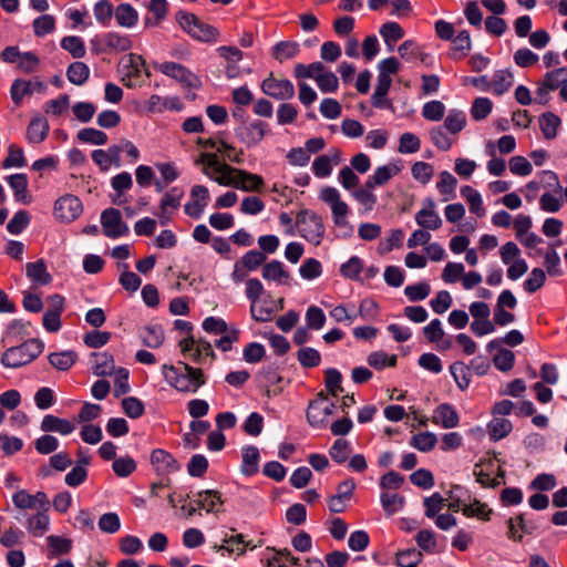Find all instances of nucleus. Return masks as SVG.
<instances>
[{"label": "nucleus", "mask_w": 567, "mask_h": 567, "mask_svg": "<svg viewBox=\"0 0 567 567\" xmlns=\"http://www.w3.org/2000/svg\"><path fill=\"white\" fill-rule=\"evenodd\" d=\"M461 195L468 204L470 212L482 217L485 215L481 194L473 187L465 185L461 188Z\"/></svg>", "instance_id": "37"}, {"label": "nucleus", "mask_w": 567, "mask_h": 567, "mask_svg": "<svg viewBox=\"0 0 567 567\" xmlns=\"http://www.w3.org/2000/svg\"><path fill=\"white\" fill-rule=\"evenodd\" d=\"M411 173L414 179L425 185L432 179L434 168L430 163L416 162L412 165Z\"/></svg>", "instance_id": "63"}, {"label": "nucleus", "mask_w": 567, "mask_h": 567, "mask_svg": "<svg viewBox=\"0 0 567 567\" xmlns=\"http://www.w3.org/2000/svg\"><path fill=\"white\" fill-rule=\"evenodd\" d=\"M101 224L106 237L117 238L128 233L127 225L122 220L120 210L107 208L101 215Z\"/></svg>", "instance_id": "10"}, {"label": "nucleus", "mask_w": 567, "mask_h": 567, "mask_svg": "<svg viewBox=\"0 0 567 567\" xmlns=\"http://www.w3.org/2000/svg\"><path fill=\"white\" fill-rule=\"evenodd\" d=\"M25 527L32 536L41 537L49 530L50 517L45 511H39L27 519Z\"/></svg>", "instance_id": "26"}, {"label": "nucleus", "mask_w": 567, "mask_h": 567, "mask_svg": "<svg viewBox=\"0 0 567 567\" xmlns=\"http://www.w3.org/2000/svg\"><path fill=\"white\" fill-rule=\"evenodd\" d=\"M494 365L503 372L509 371L513 369L515 363V354L513 351L508 349H499L498 352L493 358Z\"/></svg>", "instance_id": "64"}, {"label": "nucleus", "mask_w": 567, "mask_h": 567, "mask_svg": "<svg viewBox=\"0 0 567 567\" xmlns=\"http://www.w3.org/2000/svg\"><path fill=\"white\" fill-rule=\"evenodd\" d=\"M25 538V534L17 526H9L2 532L0 537V544L6 548L22 545Z\"/></svg>", "instance_id": "46"}, {"label": "nucleus", "mask_w": 567, "mask_h": 567, "mask_svg": "<svg viewBox=\"0 0 567 567\" xmlns=\"http://www.w3.org/2000/svg\"><path fill=\"white\" fill-rule=\"evenodd\" d=\"M90 76V68L83 62H73L66 69V78L74 85H83Z\"/></svg>", "instance_id": "39"}, {"label": "nucleus", "mask_w": 567, "mask_h": 567, "mask_svg": "<svg viewBox=\"0 0 567 567\" xmlns=\"http://www.w3.org/2000/svg\"><path fill=\"white\" fill-rule=\"evenodd\" d=\"M61 48L68 51L74 59H81L86 54L84 41L76 35L62 38Z\"/></svg>", "instance_id": "43"}, {"label": "nucleus", "mask_w": 567, "mask_h": 567, "mask_svg": "<svg viewBox=\"0 0 567 567\" xmlns=\"http://www.w3.org/2000/svg\"><path fill=\"white\" fill-rule=\"evenodd\" d=\"M76 353L73 351L55 352L49 355V362L58 370L66 371L76 361Z\"/></svg>", "instance_id": "48"}, {"label": "nucleus", "mask_w": 567, "mask_h": 567, "mask_svg": "<svg viewBox=\"0 0 567 567\" xmlns=\"http://www.w3.org/2000/svg\"><path fill=\"white\" fill-rule=\"evenodd\" d=\"M421 147L420 138L410 132L403 133L399 140L398 151L401 154L416 153Z\"/></svg>", "instance_id": "61"}, {"label": "nucleus", "mask_w": 567, "mask_h": 567, "mask_svg": "<svg viewBox=\"0 0 567 567\" xmlns=\"http://www.w3.org/2000/svg\"><path fill=\"white\" fill-rule=\"evenodd\" d=\"M457 186V179L447 171H443L439 175L436 182V189L443 196V200L447 202L456 197L455 189Z\"/></svg>", "instance_id": "28"}, {"label": "nucleus", "mask_w": 567, "mask_h": 567, "mask_svg": "<svg viewBox=\"0 0 567 567\" xmlns=\"http://www.w3.org/2000/svg\"><path fill=\"white\" fill-rule=\"evenodd\" d=\"M116 22L124 28H132L138 19L136 10L128 3L120 4L115 10Z\"/></svg>", "instance_id": "42"}, {"label": "nucleus", "mask_w": 567, "mask_h": 567, "mask_svg": "<svg viewBox=\"0 0 567 567\" xmlns=\"http://www.w3.org/2000/svg\"><path fill=\"white\" fill-rule=\"evenodd\" d=\"M71 465H72V460L69 456V454L65 452H60L50 457L49 465L42 466L40 468V474L43 477H48L52 474V470L63 472Z\"/></svg>", "instance_id": "33"}, {"label": "nucleus", "mask_w": 567, "mask_h": 567, "mask_svg": "<svg viewBox=\"0 0 567 567\" xmlns=\"http://www.w3.org/2000/svg\"><path fill=\"white\" fill-rule=\"evenodd\" d=\"M177 22L184 31L198 41L212 42L218 38V30L189 12H178Z\"/></svg>", "instance_id": "4"}, {"label": "nucleus", "mask_w": 567, "mask_h": 567, "mask_svg": "<svg viewBox=\"0 0 567 567\" xmlns=\"http://www.w3.org/2000/svg\"><path fill=\"white\" fill-rule=\"evenodd\" d=\"M532 532L533 527L525 524L523 514L508 520V537L514 540H520L523 533L530 534Z\"/></svg>", "instance_id": "54"}, {"label": "nucleus", "mask_w": 567, "mask_h": 567, "mask_svg": "<svg viewBox=\"0 0 567 567\" xmlns=\"http://www.w3.org/2000/svg\"><path fill=\"white\" fill-rule=\"evenodd\" d=\"M458 421L457 412L447 403L440 404L433 412L432 422L444 429L457 426Z\"/></svg>", "instance_id": "22"}, {"label": "nucleus", "mask_w": 567, "mask_h": 567, "mask_svg": "<svg viewBox=\"0 0 567 567\" xmlns=\"http://www.w3.org/2000/svg\"><path fill=\"white\" fill-rule=\"evenodd\" d=\"M462 512L467 517H477L483 520H488L492 513L486 504L477 499H474L471 504H465L462 507Z\"/></svg>", "instance_id": "57"}, {"label": "nucleus", "mask_w": 567, "mask_h": 567, "mask_svg": "<svg viewBox=\"0 0 567 567\" xmlns=\"http://www.w3.org/2000/svg\"><path fill=\"white\" fill-rule=\"evenodd\" d=\"M565 82H567V66L547 72L537 84L536 102L545 105L548 102L549 93L561 87Z\"/></svg>", "instance_id": "7"}, {"label": "nucleus", "mask_w": 567, "mask_h": 567, "mask_svg": "<svg viewBox=\"0 0 567 567\" xmlns=\"http://www.w3.org/2000/svg\"><path fill=\"white\" fill-rule=\"evenodd\" d=\"M142 342L148 348H158L164 342V331L161 326H146L140 333Z\"/></svg>", "instance_id": "38"}, {"label": "nucleus", "mask_w": 567, "mask_h": 567, "mask_svg": "<svg viewBox=\"0 0 567 567\" xmlns=\"http://www.w3.org/2000/svg\"><path fill=\"white\" fill-rule=\"evenodd\" d=\"M93 373L97 377L111 375L115 370L114 358L107 352L93 353Z\"/></svg>", "instance_id": "34"}, {"label": "nucleus", "mask_w": 567, "mask_h": 567, "mask_svg": "<svg viewBox=\"0 0 567 567\" xmlns=\"http://www.w3.org/2000/svg\"><path fill=\"white\" fill-rule=\"evenodd\" d=\"M75 425L69 420L58 417L52 414H48L42 419L41 430L43 432H56L61 435H68L72 433Z\"/></svg>", "instance_id": "24"}, {"label": "nucleus", "mask_w": 567, "mask_h": 567, "mask_svg": "<svg viewBox=\"0 0 567 567\" xmlns=\"http://www.w3.org/2000/svg\"><path fill=\"white\" fill-rule=\"evenodd\" d=\"M452 58L461 59L465 56L471 50L472 42L467 31H461L455 38L452 39Z\"/></svg>", "instance_id": "44"}, {"label": "nucleus", "mask_w": 567, "mask_h": 567, "mask_svg": "<svg viewBox=\"0 0 567 567\" xmlns=\"http://www.w3.org/2000/svg\"><path fill=\"white\" fill-rule=\"evenodd\" d=\"M297 359L303 368H315L321 362V355L318 350L303 347L297 352Z\"/></svg>", "instance_id": "56"}, {"label": "nucleus", "mask_w": 567, "mask_h": 567, "mask_svg": "<svg viewBox=\"0 0 567 567\" xmlns=\"http://www.w3.org/2000/svg\"><path fill=\"white\" fill-rule=\"evenodd\" d=\"M538 121L540 131L546 140H553L557 136L561 121L556 114L546 112L539 116Z\"/></svg>", "instance_id": "32"}, {"label": "nucleus", "mask_w": 567, "mask_h": 567, "mask_svg": "<svg viewBox=\"0 0 567 567\" xmlns=\"http://www.w3.org/2000/svg\"><path fill=\"white\" fill-rule=\"evenodd\" d=\"M423 555L415 548L406 549L398 553L396 564L399 567H417L422 561Z\"/></svg>", "instance_id": "62"}, {"label": "nucleus", "mask_w": 567, "mask_h": 567, "mask_svg": "<svg viewBox=\"0 0 567 567\" xmlns=\"http://www.w3.org/2000/svg\"><path fill=\"white\" fill-rule=\"evenodd\" d=\"M157 69L165 75L171 76L188 87H198L200 85L199 79L188 71L182 64L175 62H164Z\"/></svg>", "instance_id": "13"}, {"label": "nucleus", "mask_w": 567, "mask_h": 567, "mask_svg": "<svg viewBox=\"0 0 567 567\" xmlns=\"http://www.w3.org/2000/svg\"><path fill=\"white\" fill-rule=\"evenodd\" d=\"M231 172L236 174L235 188L244 192H259L264 186V179L260 175L235 167H233Z\"/></svg>", "instance_id": "21"}, {"label": "nucleus", "mask_w": 567, "mask_h": 567, "mask_svg": "<svg viewBox=\"0 0 567 567\" xmlns=\"http://www.w3.org/2000/svg\"><path fill=\"white\" fill-rule=\"evenodd\" d=\"M489 439L497 442L506 437L513 430V424L505 417L494 416L487 425Z\"/></svg>", "instance_id": "29"}, {"label": "nucleus", "mask_w": 567, "mask_h": 567, "mask_svg": "<svg viewBox=\"0 0 567 567\" xmlns=\"http://www.w3.org/2000/svg\"><path fill=\"white\" fill-rule=\"evenodd\" d=\"M145 60L142 55H137L135 53H130L122 60L123 66V83L127 87L133 86L131 81L132 78H140L142 72H144L147 76H150V72L145 66Z\"/></svg>", "instance_id": "14"}, {"label": "nucleus", "mask_w": 567, "mask_h": 567, "mask_svg": "<svg viewBox=\"0 0 567 567\" xmlns=\"http://www.w3.org/2000/svg\"><path fill=\"white\" fill-rule=\"evenodd\" d=\"M49 547V557L66 555L72 549V540L70 538L51 535L47 537Z\"/></svg>", "instance_id": "41"}, {"label": "nucleus", "mask_w": 567, "mask_h": 567, "mask_svg": "<svg viewBox=\"0 0 567 567\" xmlns=\"http://www.w3.org/2000/svg\"><path fill=\"white\" fill-rule=\"evenodd\" d=\"M319 198L330 206L334 225L339 228L348 227L351 231V227L347 219L349 206L341 199L338 189L330 186L323 187L320 190Z\"/></svg>", "instance_id": "5"}, {"label": "nucleus", "mask_w": 567, "mask_h": 567, "mask_svg": "<svg viewBox=\"0 0 567 567\" xmlns=\"http://www.w3.org/2000/svg\"><path fill=\"white\" fill-rule=\"evenodd\" d=\"M259 451L256 446H247L243 450L241 472L247 476H251L258 472Z\"/></svg>", "instance_id": "35"}, {"label": "nucleus", "mask_w": 567, "mask_h": 567, "mask_svg": "<svg viewBox=\"0 0 567 567\" xmlns=\"http://www.w3.org/2000/svg\"><path fill=\"white\" fill-rule=\"evenodd\" d=\"M112 468L116 476L127 477L136 470V462L131 456L115 458Z\"/></svg>", "instance_id": "60"}, {"label": "nucleus", "mask_w": 567, "mask_h": 567, "mask_svg": "<svg viewBox=\"0 0 567 567\" xmlns=\"http://www.w3.org/2000/svg\"><path fill=\"white\" fill-rule=\"evenodd\" d=\"M342 153L339 148H332L328 154L318 156L312 163L313 174L319 178L328 177L333 166H337L341 163Z\"/></svg>", "instance_id": "19"}, {"label": "nucleus", "mask_w": 567, "mask_h": 567, "mask_svg": "<svg viewBox=\"0 0 567 567\" xmlns=\"http://www.w3.org/2000/svg\"><path fill=\"white\" fill-rule=\"evenodd\" d=\"M297 233L313 246H320L326 235L322 217L313 210L302 209L295 219Z\"/></svg>", "instance_id": "2"}, {"label": "nucleus", "mask_w": 567, "mask_h": 567, "mask_svg": "<svg viewBox=\"0 0 567 567\" xmlns=\"http://www.w3.org/2000/svg\"><path fill=\"white\" fill-rule=\"evenodd\" d=\"M300 51V45L296 41H280L271 49V55L275 60L282 63L286 60L293 59Z\"/></svg>", "instance_id": "27"}, {"label": "nucleus", "mask_w": 567, "mask_h": 567, "mask_svg": "<svg viewBox=\"0 0 567 567\" xmlns=\"http://www.w3.org/2000/svg\"><path fill=\"white\" fill-rule=\"evenodd\" d=\"M102 51L105 52H125L132 48V40L126 34L117 32H106L102 35Z\"/></svg>", "instance_id": "20"}, {"label": "nucleus", "mask_w": 567, "mask_h": 567, "mask_svg": "<svg viewBox=\"0 0 567 567\" xmlns=\"http://www.w3.org/2000/svg\"><path fill=\"white\" fill-rule=\"evenodd\" d=\"M514 84V75L508 70L496 71L493 75L492 87L496 95L507 92Z\"/></svg>", "instance_id": "40"}, {"label": "nucleus", "mask_w": 567, "mask_h": 567, "mask_svg": "<svg viewBox=\"0 0 567 567\" xmlns=\"http://www.w3.org/2000/svg\"><path fill=\"white\" fill-rule=\"evenodd\" d=\"M355 483L352 478L342 481L338 485L337 494L332 495L328 499V507L332 513H342L347 503L351 499Z\"/></svg>", "instance_id": "16"}, {"label": "nucleus", "mask_w": 567, "mask_h": 567, "mask_svg": "<svg viewBox=\"0 0 567 567\" xmlns=\"http://www.w3.org/2000/svg\"><path fill=\"white\" fill-rule=\"evenodd\" d=\"M262 277L266 280H272L278 284H286L289 280L290 275L285 269L282 262L272 260L264 266Z\"/></svg>", "instance_id": "31"}, {"label": "nucleus", "mask_w": 567, "mask_h": 567, "mask_svg": "<svg viewBox=\"0 0 567 567\" xmlns=\"http://www.w3.org/2000/svg\"><path fill=\"white\" fill-rule=\"evenodd\" d=\"M49 123L44 117L37 116L31 120L27 128V138L30 143L39 144L47 138Z\"/></svg>", "instance_id": "25"}, {"label": "nucleus", "mask_w": 567, "mask_h": 567, "mask_svg": "<svg viewBox=\"0 0 567 567\" xmlns=\"http://www.w3.org/2000/svg\"><path fill=\"white\" fill-rule=\"evenodd\" d=\"M465 123L466 117L462 111L451 110L444 121V126L442 127L452 134H457L464 128Z\"/></svg>", "instance_id": "55"}, {"label": "nucleus", "mask_w": 567, "mask_h": 567, "mask_svg": "<svg viewBox=\"0 0 567 567\" xmlns=\"http://www.w3.org/2000/svg\"><path fill=\"white\" fill-rule=\"evenodd\" d=\"M268 125L262 121L244 123L237 130V136L248 146L259 144L267 133Z\"/></svg>", "instance_id": "17"}, {"label": "nucleus", "mask_w": 567, "mask_h": 567, "mask_svg": "<svg viewBox=\"0 0 567 567\" xmlns=\"http://www.w3.org/2000/svg\"><path fill=\"white\" fill-rule=\"evenodd\" d=\"M10 187L14 192V197L17 200H21L24 204H29L31 200V196L27 193L28 179L24 174H13L7 178Z\"/></svg>", "instance_id": "36"}, {"label": "nucleus", "mask_w": 567, "mask_h": 567, "mask_svg": "<svg viewBox=\"0 0 567 567\" xmlns=\"http://www.w3.org/2000/svg\"><path fill=\"white\" fill-rule=\"evenodd\" d=\"M43 351V343L37 339H29L22 344L7 349L1 363L8 368H19L32 362Z\"/></svg>", "instance_id": "3"}, {"label": "nucleus", "mask_w": 567, "mask_h": 567, "mask_svg": "<svg viewBox=\"0 0 567 567\" xmlns=\"http://www.w3.org/2000/svg\"><path fill=\"white\" fill-rule=\"evenodd\" d=\"M190 199L185 205V214L192 218H199L210 199L209 190L204 185H195L190 189Z\"/></svg>", "instance_id": "12"}, {"label": "nucleus", "mask_w": 567, "mask_h": 567, "mask_svg": "<svg viewBox=\"0 0 567 567\" xmlns=\"http://www.w3.org/2000/svg\"><path fill=\"white\" fill-rule=\"evenodd\" d=\"M334 403L328 402V395L320 392L308 406L307 420L311 426L321 429L324 426L328 417L334 412Z\"/></svg>", "instance_id": "6"}, {"label": "nucleus", "mask_w": 567, "mask_h": 567, "mask_svg": "<svg viewBox=\"0 0 567 567\" xmlns=\"http://www.w3.org/2000/svg\"><path fill=\"white\" fill-rule=\"evenodd\" d=\"M341 381L342 375L337 369L329 368L324 371L326 388L331 395L338 396L339 393L343 392Z\"/></svg>", "instance_id": "58"}, {"label": "nucleus", "mask_w": 567, "mask_h": 567, "mask_svg": "<svg viewBox=\"0 0 567 567\" xmlns=\"http://www.w3.org/2000/svg\"><path fill=\"white\" fill-rule=\"evenodd\" d=\"M76 137L82 143L92 145H105L107 143V135L103 131L93 127H85L80 130Z\"/></svg>", "instance_id": "49"}, {"label": "nucleus", "mask_w": 567, "mask_h": 567, "mask_svg": "<svg viewBox=\"0 0 567 567\" xmlns=\"http://www.w3.org/2000/svg\"><path fill=\"white\" fill-rule=\"evenodd\" d=\"M196 501L199 508H204L207 512H214L216 504H223L220 494L217 491H202L197 494Z\"/></svg>", "instance_id": "53"}, {"label": "nucleus", "mask_w": 567, "mask_h": 567, "mask_svg": "<svg viewBox=\"0 0 567 567\" xmlns=\"http://www.w3.org/2000/svg\"><path fill=\"white\" fill-rule=\"evenodd\" d=\"M401 172V167L395 163L378 167L372 175L367 178L369 187L384 186L390 179Z\"/></svg>", "instance_id": "23"}, {"label": "nucleus", "mask_w": 567, "mask_h": 567, "mask_svg": "<svg viewBox=\"0 0 567 567\" xmlns=\"http://www.w3.org/2000/svg\"><path fill=\"white\" fill-rule=\"evenodd\" d=\"M384 42L392 49L393 44L404 37V31L396 22H385L380 28Z\"/></svg>", "instance_id": "47"}, {"label": "nucleus", "mask_w": 567, "mask_h": 567, "mask_svg": "<svg viewBox=\"0 0 567 567\" xmlns=\"http://www.w3.org/2000/svg\"><path fill=\"white\" fill-rule=\"evenodd\" d=\"M370 367L381 370L385 367H395L398 357L395 354L388 355L383 351L371 352L367 359Z\"/></svg>", "instance_id": "50"}, {"label": "nucleus", "mask_w": 567, "mask_h": 567, "mask_svg": "<svg viewBox=\"0 0 567 567\" xmlns=\"http://www.w3.org/2000/svg\"><path fill=\"white\" fill-rule=\"evenodd\" d=\"M435 207L432 198H426L423 202V207L415 215V221L421 228L436 230L442 226V219Z\"/></svg>", "instance_id": "15"}, {"label": "nucleus", "mask_w": 567, "mask_h": 567, "mask_svg": "<svg viewBox=\"0 0 567 567\" xmlns=\"http://www.w3.org/2000/svg\"><path fill=\"white\" fill-rule=\"evenodd\" d=\"M487 466L489 467V470L485 471L481 464H476L473 474L476 478V482L480 483L483 487L495 488L499 486L502 482L497 477H491L493 463L488 462Z\"/></svg>", "instance_id": "52"}, {"label": "nucleus", "mask_w": 567, "mask_h": 567, "mask_svg": "<svg viewBox=\"0 0 567 567\" xmlns=\"http://www.w3.org/2000/svg\"><path fill=\"white\" fill-rule=\"evenodd\" d=\"M151 464L158 475L168 477L169 474L179 470V464L171 453L156 449L151 453Z\"/></svg>", "instance_id": "18"}, {"label": "nucleus", "mask_w": 567, "mask_h": 567, "mask_svg": "<svg viewBox=\"0 0 567 567\" xmlns=\"http://www.w3.org/2000/svg\"><path fill=\"white\" fill-rule=\"evenodd\" d=\"M27 276L38 285H48L52 278L42 259L25 265Z\"/></svg>", "instance_id": "30"}, {"label": "nucleus", "mask_w": 567, "mask_h": 567, "mask_svg": "<svg viewBox=\"0 0 567 567\" xmlns=\"http://www.w3.org/2000/svg\"><path fill=\"white\" fill-rule=\"evenodd\" d=\"M183 196L184 192L179 187H173L164 194L159 203V213L157 214L162 225H167L172 220L173 214L181 206Z\"/></svg>", "instance_id": "11"}, {"label": "nucleus", "mask_w": 567, "mask_h": 567, "mask_svg": "<svg viewBox=\"0 0 567 567\" xmlns=\"http://www.w3.org/2000/svg\"><path fill=\"white\" fill-rule=\"evenodd\" d=\"M162 373L171 386L183 393H195L206 382L202 369L185 362H178L177 365L163 364Z\"/></svg>", "instance_id": "1"}, {"label": "nucleus", "mask_w": 567, "mask_h": 567, "mask_svg": "<svg viewBox=\"0 0 567 567\" xmlns=\"http://www.w3.org/2000/svg\"><path fill=\"white\" fill-rule=\"evenodd\" d=\"M450 372L461 390L470 385V368L464 362L457 361L451 364Z\"/></svg>", "instance_id": "51"}, {"label": "nucleus", "mask_w": 567, "mask_h": 567, "mask_svg": "<svg viewBox=\"0 0 567 567\" xmlns=\"http://www.w3.org/2000/svg\"><path fill=\"white\" fill-rule=\"evenodd\" d=\"M260 89L266 95L279 101L295 96L293 84L287 79H276L272 73L261 82Z\"/></svg>", "instance_id": "9"}, {"label": "nucleus", "mask_w": 567, "mask_h": 567, "mask_svg": "<svg viewBox=\"0 0 567 567\" xmlns=\"http://www.w3.org/2000/svg\"><path fill=\"white\" fill-rule=\"evenodd\" d=\"M82 210L81 200L72 194H65L55 200L53 214L56 220L71 223L82 214Z\"/></svg>", "instance_id": "8"}, {"label": "nucleus", "mask_w": 567, "mask_h": 567, "mask_svg": "<svg viewBox=\"0 0 567 567\" xmlns=\"http://www.w3.org/2000/svg\"><path fill=\"white\" fill-rule=\"evenodd\" d=\"M374 187H369L365 181L364 185L352 192L353 198L362 205L367 210H372L375 206L378 198L373 193Z\"/></svg>", "instance_id": "45"}, {"label": "nucleus", "mask_w": 567, "mask_h": 567, "mask_svg": "<svg viewBox=\"0 0 567 567\" xmlns=\"http://www.w3.org/2000/svg\"><path fill=\"white\" fill-rule=\"evenodd\" d=\"M437 442L436 435L432 432H422L413 435L411 445L421 452L431 451Z\"/></svg>", "instance_id": "59"}]
</instances>
